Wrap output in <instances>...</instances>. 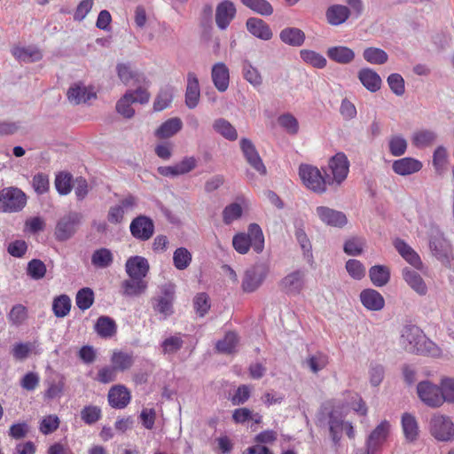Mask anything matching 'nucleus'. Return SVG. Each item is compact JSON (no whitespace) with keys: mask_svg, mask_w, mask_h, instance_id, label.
Returning a JSON list of instances; mask_svg holds the SVG:
<instances>
[{"mask_svg":"<svg viewBox=\"0 0 454 454\" xmlns=\"http://www.w3.org/2000/svg\"><path fill=\"white\" fill-rule=\"evenodd\" d=\"M242 214L243 209L239 203H231L223 210V222L227 225L231 224L234 221L239 219Z\"/></svg>","mask_w":454,"mask_h":454,"instance_id":"obj_53","label":"nucleus"},{"mask_svg":"<svg viewBox=\"0 0 454 454\" xmlns=\"http://www.w3.org/2000/svg\"><path fill=\"white\" fill-rule=\"evenodd\" d=\"M435 132L428 129L420 130L413 135L412 142L417 147H427L431 145L436 139Z\"/></svg>","mask_w":454,"mask_h":454,"instance_id":"obj_55","label":"nucleus"},{"mask_svg":"<svg viewBox=\"0 0 454 454\" xmlns=\"http://www.w3.org/2000/svg\"><path fill=\"white\" fill-rule=\"evenodd\" d=\"M316 213L325 224L332 227L342 228L348 223L347 216L343 212L328 207L319 206L316 208Z\"/></svg>","mask_w":454,"mask_h":454,"instance_id":"obj_16","label":"nucleus"},{"mask_svg":"<svg viewBox=\"0 0 454 454\" xmlns=\"http://www.w3.org/2000/svg\"><path fill=\"white\" fill-rule=\"evenodd\" d=\"M278 124L289 135H296L299 131V122L297 119L289 113L281 114L278 119Z\"/></svg>","mask_w":454,"mask_h":454,"instance_id":"obj_57","label":"nucleus"},{"mask_svg":"<svg viewBox=\"0 0 454 454\" xmlns=\"http://www.w3.org/2000/svg\"><path fill=\"white\" fill-rule=\"evenodd\" d=\"M94 329L101 338H112L117 331L115 321L107 316H100L95 324Z\"/></svg>","mask_w":454,"mask_h":454,"instance_id":"obj_37","label":"nucleus"},{"mask_svg":"<svg viewBox=\"0 0 454 454\" xmlns=\"http://www.w3.org/2000/svg\"><path fill=\"white\" fill-rule=\"evenodd\" d=\"M402 430L408 442H414L419 437V425L416 418L411 413H403L401 419Z\"/></svg>","mask_w":454,"mask_h":454,"instance_id":"obj_33","label":"nucleus"},{"mask_svg":"<svg viewBox=\"0 0 454 454\" xmlns=\"http://www.w3.org/2000/svg\"><path fill=\"white\" fill-rule=\"evenodd\" d=\"M364 59L372 65L385 64L388 59L387 53L382 49L376 47H369L364 49L363 52Z\"/></svg>","mask_w":454,"mask_h":454,"instance_id":"obj_46","label":"nucleus"},{"mask_svg":"<svg viewBox=\"0 0 454 454\" xmlns=\"http://www.w3.org/2000/svg\"><path fill=\"white\" fill-rule=\"evenodd\" d=\"M192 260L191 252L185 247H178L173 254V264L176 269L184 270L189 267Z\"/></svg>","mask_w":454,"mask_h":454,"instance_id":"obj_47","label":"nucleus"},{"mask_svg":"<svg viewBox=\"0 0 454 454\" xmlns=\"http://www.w3.org/2000/svg\"><path fill=\"white\" fill-rule=\"evenodd\" d=\"M301 59L307 64L316 67H325L327 61L326 59L320 53L311 50H301L300 51Z\"/></svg>","mask_w":454,"mask_h":454,"instance_id":"obj_48","label":"nucleus"},{"mask_svg":"<svg viewBox=\"0 0 454 454\" xmlns=\"http://www.w3.org/2000/svg\"><path fill=\"white\" fill-rule=\"evenodd\" d=\"M46 271V265L39 259H32L27 263V273L32 279H42L44 278Z\"/></svg>","mask_w":454,"mask_h":454,"instance_id":"obj_54","label":"nucleus"},{"mask_svg":"<svg viewBox=\"0 0 454 454\" xmlns=\"http://www.w3.org/2000/svg\"><path fill=\"white\" fill-rule=\"evenodd\" d=\"M327 57L341 65L351 63L356 57L355 51L347 46H333L329 47L326 51Z\"/></svg>","mask_w":454,"mask_h":454,"instance_id":"obj_32","label":"nucleus"},{"mask_svg":"<svg viewBox=\"0 0 454 454\" xmlns=\"http://www.w3.org/2000/svg\"><path fill=\"white\" fill-rule=\"evenodd\" d=\"M327 364V356L322 353L311 355L306 360V364L314 373H317L323 370Z\"/></svg>","mask_w":454,"mask_h":454,"instance_id":"obj_62","label":"nucleus"},{"mask_svg":"<svg viewBox=\"0 0 454 454\" xmlns=\"http://www.w3.org/2000/svg\"><path fill=\"white\" fill-rule=\"evenodd\" d=\"M357 78L363 86L370 92L378 91L382 84L379 74L372 68L364 67L358 71Z\"/></svg>","mask_w":454,"mask_h":454,"instance_id":"obj_25","label":"nucleus"},{"mask_svg":"<svg viewBox=\"0 0 454 454\" xmlns=\"http://www.w3.org/2000/svg\"><path fill=\"white\" fill-rule=\"evenodd\" d=\"M419 399L429 407H440L443 404L440 386L429 380H422L417 386Z\"/></svg>","mask_w":454,"mask_h":454,"instance_id":"obj_9","label":"nucleus"},{"mask_svg":"<svg viewBox=\"0 0 454 454\" xmlns=\"http://www.w3.org/2000/svg\"><path fill=\"white\" fill-rule=\"evenodd\" d=\"M403 277L407 285L419 295H426L427 286L421 276L409 268L403 270Z\"/></svg>","mask_w":454,"mask_h":454,"instance_id":"obj_35","label":"nucleus"},{"mask_svg":"<svg viewBox=\"0 0 454 454\" xmlns=\"http://www.w3.org/2000/svg\"><path fill=\"white\" fill-rule=\"evenodd\" d=\"M184 343L181 333H176L164 339L160 348L164 355H174L183 348Z\"/></svg>","mask_w":454,"mask_h":454,"instance_id":"obj_44","label":"nucleus"},{"mask_svg":"<svg viewBox=\"0 0 454 454\" xmlns=\"http://www.w3.org/2000/svg\"><path fill=\"white\" fill-rule=\"evenodd\" d=\"M130 397V392L123 385L112 387L107 395L109 405L115 409L125 408L129 403Z\"/></svg>","mask_w":454,"mask_h":454,"instance_id":"obj_22","label":"nucleus"},{"mask_svg":"<svg viewBox=\"0 0 454 454\" xmlns=\"http://www.w3.org/2000/svg\"><path fill=\"white\" fill-rule=\"evenodd\" d=\"M147 289V282L145 279L129 278L121 282V294L128 297L139 296Z\"/></svg>","mask_w":454,"mask_h":454,"instance_id":"obj_31","label":"nucleus"},{"mask_svg":"<svg viewBox=\"0 0 454 454\" xmlns=\"http://www.w3.org/2000/svg\"><path fill=\"white\" fill-rule=\"evenodd\" d=\"M269 273L266 262H257L247 268L242 278L241 288L245 293L256 291L264 282Z\"/></svg>","mask_w":454,"mask_h":454,"instance_id":"obj_7","label":"nucleus"},{"mask_svg":"<svg viewBox=\"0 0 454 454\" xmlns=\"http://www.w3.org/2000/svg\"><path fill=\"white\" fill-rule=\"evenodd\" d=\"M7 317L12 325H21L27 317V309L22 304H16L11 309Z\"/></svg>","mask_w":454,"mask_h":454,"instance_id":"obj_56","label":"nucleus"},{"mask_svg":"<svg viewBox=\"0 0 454 454\" xmlns=\"http://www.w3.org/2000/svg\"><path fill=\"white\" fill-rule=\"evenodd\" d=\"M200 89L197 75L189 72L187 74V85L185 91V104L188 108H195L200 101Z\"/></svg>","mask_w":454,"mask_h":454,"instance_id":"obj_24","label":"nucleus"},{"mask_svg":"<svg viewBox=\"0 0 454 454\" xmlns=\"http://www.w3.org/2000/svg\"><path fill=\"white\" fill-rule=\"evenodd\" d=\"M82 215L78 212L71 211L62 216L55 227V239L58 241H66L69 239L76 231L81 223Z\"/></svg>","mask_w":454,"mask_h":454,"instance_id":"obj_8","label":"nucleus"},{"mask_svg":"<svg viewBox=\"0 0 454 454\" xmlns=\"http://www.w3.org/2000/svg\"><path fill=\"white\" fill-rule=\"evenodd\" d=\"M71 309V299L67 294H61L54 298L52 311L57 317H66Z\"/></svg>","mask_w":454,"mask_h":454,"instance_id":"obj_49","label":"nucleus"},{"mask_svg":"<svg viewBox=\"0 0 454 454\" xmlns=\"http://www.w3.org/2000/svg\"><path fill=\"white\" fill-rule=\"evenodd\" d=\"M244 79L253 87L257 88L262 84V77L256 67L251 63L245 62L242 68Z\"/></svg>","mask_w":454,"mask_h":454,"instance_id":"obj_50","label":"nucleus"},{"mask_svg":"<svg viewBox=\"0 0 454 454\" xmlns=\"http://www.w3.org/2000/svg\"><path fill=\"white\" fill-rule=\"evenodd\" d=\"M118 372L113 364L106 365L98 370L95 380L102 384H108L117 380Z\"/></svg>","mask_w":454,"mask_h":454,"instance_id":"obj_60","label":"nucleus"},{"mask_svg":"<svg viewBox=\"0 0 454 454\" xmlns=\"http://www.w3.org/2000/svg\"><path fill=\"white\" fill-rule=\"evenodd\" d=\"M246 27L251 35L261 40L269 41L273 36L270 27L262 19L249 18L247 20Z\"/></svg>","mask_w":454,"mask_h":454,"instance_id":"obj_23","label":"nucleus"},{"mask_svg":"<svg viewBox=\"0 0 454 454\" xmlns=\"http://www.w3.org/2000/svg\"><path fill=\"white\" fill-rule=\"evenodd\" d=\"M422 162L411 157L401 158L394 160L392 163L393 171L403 176L418 173L422 169Z\"/></svg>","mask_w":454,"mask_h":454,"instance_id":"obj_20","label":"nucleus"},{"mask_svg":"<svg viewBox=\"0 0 454 454\" xmlns=\"http://www.w3.org/2000/svg\"><path fill=\"white\" fill-rule=\"evenodd\" d=\"M240 149L247 162L261 176L267 175V168L264 165L255 145L248 138H241L239 141Z\"/></svg>","mask_w":454,"mask_h":454,"instance_id":"obj_11","label":"nucleus"},{"mask_svg":"<svg viewBox=\"0 0 454 454\" xmlns=\"http://www.w3.org/2000/svg\"><path fill=\"white\" fill-rule=\"evenodd\" d=\"M243 5L254 12L262 16H270L273 12V6L267 0H240Z\"/></svg>","mask_w":454,"mask_h":454,"instance_id":"obj_43","label":"nucleus"},{"mask_svg":"<svg viewBox=\"0 0 454 454\" xmlns=\"http://www.w3.org/2000/svg\"><path fill=\"white\" fill-rule=\"evenodd\" d=\"M239 339L235 333L229 332L223 340L217 341L216 349L224 354H231L235 351Z\"/></svg>","mask_w":454,"mask_h":454,"instance_id":"obj_51","label":"nucleus"},{"mask_svg":"<svg viewBox=\"0 0 454 454\" xmlns=\"http://www.w3.org/2000/svg\"><path fill=\"white\" fill-rule=\"evenodd\" d=\"M237 13L236 6L231 0L220 2L215 9V23L220 30H225L234 20Z\"/></svg>","mask_w":454,"mask_h":454,"instance_id":"obj_14","label":"nucleus"},{"mask_svg":"<svg viewBox=\"0 0 454 454\" xmlns=\"http://www.w3.org/2000/svg\"><path fill=\"white\" fill-rule=\"evenodd\" d=\"M407 145V141L401 136H393L388 142L390 153L396 157L405 153Z\"/></svg>","mask_w":454,"mask_h":454,"instance_id":"obj_63","label":"nucleus"},{"mask_svg":"<svg viewBox=\"0 0 454 454\" xmlns=\"http://www.w3.org/2000/svg\"><path fill=\"white\" fill-rule=\"evenodd\" d=\"M372 283L378 287L386 286L390 280V270L384 265H374L369 270Z\"/></svg>","mask_w":454,"mask_h":454,"instance_id":"obj_40","label":"nucleus"},{"mask_svg":"<svg viewBox=\"0 0 454 454\" xmlns=\"http://www.w3.org/2000/svg\"><path fill=\"white\" fill-rule=\"evenodd\" d=\"M430 249L433 254L443 264H450L453 259L450 244L442 236H434L430 239Z\"/></svg>","mask_w":454,"mask_h":454,"instance_id":"obj_15","label":"nucleus"},{"mask_svg":"<svg viewBox=\"0 0 454 454\" xmlns=\"http://www.w3.org/2000/svg\"><path fill=\"white\" fill-rule=\"evenodd\" d=\"M345 267L348 275L354 279L360 280L365 276V267L358 260L349 259Z\"/></svg>","mask_w":454,"mask_h":454,"instance_id":"obj_61","label":"nucleus"},{"mask_svg":"<svg viewBox=\"0 0 454 454\" xmlns=\"http://www.w3.org/2000/svg\"><path fill=\"white\" fill-rule=\"evenodd\" d=\"M12 53L18 61L25 63L36 62L43 58L41 51L33 45L15 46L12 48Z\"/></svg>","mask_w":454,"mask_h":454,"instance_id":"obj_28","label":"nucleus"},{"mask_svg":"<svg viewBox=\"0 0 454 454\" xmlns=\"http://www.w3.org/2000/svg\"><path fill=\"white\" fill-rule=\"evenodd\" d=\"M299 176L304 185L317 193L325 192L326 185H332L331 176H324L317 167L311 165L301 164L299 168Z\"/></svg>","mask_w":454,"mask_h":454,"instance_id":"obj_3","label":"nucleus"},{"mask_svg":"<svg viewBox=\"0 0 454 454\" xmlns=\"http://www.w3.org/2000/svg\"><path fill=\"white\" fill-rule=\"evenodd\" d=\"M390 429L388 421L384 420L370 434L366 440V445L371 446V451H379L380 446L387 440Z\"/></svg>","mask_w":454,"mask_h":454,"instance_id":"obj_26","label":"nucleus"},{"mask_svg":"<svg viewBox=\"0 0 454 454\" xmlns=\"http://www.w3.org/2000/svg\"><path fill=\"white\" fill-rule=\"evenodd\" d=\"M129 231L135 239L146 241L150 239L154 233L153 221L146 215H138L131 221Z\"/></svg>","mask_w":454,"mask_h":454,"instance_id":"obj_12","label":"nucleus"},{"mask_svg":"<svg viewBox=\"0 0 454 454\" xmlns=\"http://www.w3.org/2000/svg\"><path fill=\"white\" fill-rule=\"evenodd\" d=\"M114 261L112 252L107 248H99L93 252L91 255V263L99 269L109 267Z\"/></svg>","mask_w":454,"mask_h":454,"instance_id":"obj_45","label":"nucleus"},{"mask_svg":"<svg viewBox=\"0 0 454 454\" xmlns=\"http://www.w3.org/2000/svg\"><path fill=\"white\" fill-rule=\"evenodd\" d=\"M306 270H297L286 275L281 280L282 288L286 294H299L305 285Z\"/></svg>","mask_w":454,"mask_h":454,"instance_id":"obj_18","label":"nucleus"},{"mask_svg":"<svg viewBox=\"0 0 454 454\" xmlns=\"http://www.w3.org/2000/svg\"><path fill=\"white\" fill-rule=\"evenodd\" d=\"M27 204V195L16 187H6L0 191V211L15 213L21 211Z\"/></svg>","mask_w":454,"mask_h":454,"instance_id":"obj_4","label":"nucleus"},{"mask_svg":"<svg viewBox=\"0 0 454 454\" xmlns=\"http://www.w3.org/2000/svg\"><path fill=\"white\" fill-rule=\"evenodd\" d=\"M344 420L341 413L336 410H333L328 415V426L330 434L334 443H337L343 431Z\"/></svg>","mask_w":454,"mask_h":454,"instance_id":"obj_38","label":"nucleus"},{"mask_svg":"<svg viewBox=\"0 0 454 454\" xmlns=\"http://www.w3.org/2000/svg\"><path fill=\"white\" fill-rule=\"evenodd\" d=\"M102 417V409L98 405L88 404L80 411V419L87 426L95 425Z\"/></svg>","mask_w":454,"mask_h":454,"instance_id":"obj_41","label":"nucleus"},{"mask_svg":"<svg viewBox=\"0 0 454 454\" xmlns=\"http://www.w3.org/2000/svg\"><path fill=\"white\" fill-rule=\"evenodd\" d=\"M150 99V93L142 87L128 90L116 103V111L125 118H131L135 110L133 103L146 104Z\"/></svg>","mask_w":454,"mask_h":454,"instance_id":"obj_5","label":"nucleus"},{"mask_svg":"<svg viewBox=\"0 0 454 454\" xmlns=\"http://www.w3.org/2000/svg\"><path fill=\"white\" fill-rule=\"evenodd\" d=\"M364 239L360 237H352L344 243V252L351 256H357L362 254L364 247Z\"/></svg>","mask_w":454,"mask_h":454,"instance_id":"obj_58","label":"nucleus"},{"mask_svg":"<svg viewBox=\"0 0 454 454\" xmlns=\"http://www.w3.org/2000/svg\"><path fill=\"white\" fill-rule=\"evenodd\" d=\"M67 96L70 103L79 105L95 98L96 93L89 90L82 83H74L68 89Z\"/></svg>","mask_w":454,"mask_h":454,"instance_id":"obj_27","label":"nucleus"},{"mask_svg":"<svg viewBox=\"0 0 454 454\" xmlns=\"http://www.w3.org/2000/svg\"><path fill=\"white\" fill-rule=\"evenodd\" d=\"M329 168L333 177L332 184H340L347 177L349 169V161L343 153H338L329 160Z\"/></svg>","mask_w":454,"mask_h":454,"instance_id":"obj_13","label":"nucleus"},{"mask_svg":"<svg viewBox=\"0 0 454 454\" xmlns=\"http://www.w3.org/2000/svg\"><path fill=\"white\" fill-rule=\"evenodd\" d=\"M443 403H454V378H442L440 383Z\"/></svg>","mask_w":454,"mask_h":454,"instance_id":"obj_64","label":"nucleus"},{"mask_svg":"<svg viewBox=\"0 0 454 454\" xmlns=\"http://www.w3.org/2000/svg\"><path fill=\"white\" fill-rule=\"evenodd\" d=\"M182 127L183 122L179 118H170L156 129L155 136L159 138H168L180 131Z\"/></svg>","mask_w":454,"mask_h":454,"instance_id":"obj_39","label":"nucleus"},{"mask_svg":"<svg viewBox=\"0 0 454 454\" xmlns=\"http://www.w3.org/2000/svg\"><path fill=\"white\" fill-rule=\"evenodd\" d=\"M429 432L437 441L449 442L454 438V424L449 416L436 412L429 420Z\"/></svg>","mask_w":454,"mask_h":454,"instance_id":"obj_6","label":"nucleus"},{"mask_svg":"<svg viewBox=\"0 0 454 454\" xmlns=\"http://www.w3.org/2000/svg\"><path fill=\"white\" fill-rule=\"evenodd\" d=\"M362 304L369 310L378 311L384 308L383 296L374 289H365L360 294Z\"/></svg>","mask_w":454,"mask_h":454,"instance_id":"obj_29","label":"nucleus"},{"mask_svg":"<svg viewBox=\"0 0 454 454\" xmlns=\"http://www.w3.org/2000/svg\"><path fill=\"white\" fill-rule=\"evenodd\" d=\"M73 176L69 173L61 172L55 178V187L60 195H67L72 190Z\"/></svg>","mask_w":454,"mask_h":454,"instance_id":"obj_59","label":"nucleus"},{"mask_svg":"<svg viewBox=\"0 0 454 454\" xmlns=\"http://www.w3.org/2000/svg\"><path fill=\"white\" fill-rule=\"evenodd\" d=\"M125 270L129 278L145 279L149 271V262L142 256H131L125 263Z\"/></svg>","mask_w":454,"mask_h":454,"instance_id":"obj_19","label":"nucleus"},{"mask_svg":"<svg viewBox=\"0 0 454 454\" xmlns=\"http://www.w3.org/2000/svg\"><path fill=\"white\" fill-rule=\"evenodd\" d=\"M110 361L118 372H123L133 366L135 358L132 352L115 349L113 351Z\"/></svg>","mask_w":454,"mask_h":454,"instance_id":"obj_34","label":"nucleus"},{"mask_svg":"<svg viewBox=\"0 0 454 454\" xmlns=\"http://www.w3.org/2000/svg\"><path fill=\"white\" fill-rule=\"evenodd\" d=\"M234 249L240 254H246L250 247L260 254L264 248V236L262 228L257 223L248 225L247 233H238L232 239Z\"/></svg>","mask_w":454,"mask_h":454,"instance_id":"obj_2","label":"nucleus"},{"mask_svg":"<svg viewBox=\"0 0 454 454\" xmlns=\"http://www.w3.org/2000/svg\"><path fill=\"white\" fill-rule=\"evenodd\" d=\"M280 40L292 47H300L304 43L305 34L304 32L297 27H286L279 33Z\"/></svg>","mask_w":454,"mask_h":454,"instance_id":"obj_36","label":"nucleus"},{"mask_svg":"<svg viewBox=\"0 0 454 454\" xmlns=\"http://www.w3.org/2000/svg\"><path fill=\"white\" fill-rule=\"evenodd\" d=\"M400 342L410 353L434 356L437 351L434 343L426 337L422 330L413 325L403 327Z\"/></svg>","mask_w":454,"mask_h":454,"instance_id":"obj_1","label":"nucleus"},{"mask_svg":"<svg viewBox=\"0 0 454 454\" xmlns=\"http://www.w3.org/2000/svg\"><path fill=\"white\" fill-rule=\"evenodd\" d=\"M75 302L77 307L82 311L90 309L94 302L93 291L89 287L82 288L76 294Z\"/></svg>","mask_w":454,"mask_h":454,"instance_id":"obj_52","label":"nucleus"},{"mask_svg":"<svg viewBox=\"0 0 454 454\" xmlns=\"http://www.w3.org/2000/svg\"><path fill=\"white\" fill-rule=\"evenodd\" d=\"M211 78L213 84L218 91L224 92L228 90L230 84V70L223 62H217L213 65Z\"/></svg>","mask_w":454,"mask_h":454,"instance_id":"obj_21","label":"nucleus"},{"mask_svg":"<svg viewBox=\"0 0 454 454\" xmlns=\"http://www.w3.org/2000/svg\"><path fill=\"white\" fill-rule=\"evenodd\" d=\"M117 74L120 80L126 85L133 82V84L145 88L147 90L149 81L144 74L133 71L128 64H118L116 67Z\"/></svg>","mask_w":454,"mask_h":454,"instance_id":"obj_17","label":"nucleus"},{"mask_svg":"<svg viewBox=\"0 0 454 454\" xmlns=\"http://www.w3.org/2000/svg\"><path fill=\"white\" fill-rule=\"evenodd\" d=\"M161 295L154 299L153 309L166 319L174 313L173 302L176 288L173 284H165L160 287Z\"/></svg>","mask_w":454,"mask_h":454,"instance_id":"obj_10","label":"nucleus"},{"mask_svg":"<svg viewBox=\"0 0 454 454\" xmlns=\"http://www.w3.org/2000/svg\"><path fill=\"white\" fill-rule=\"evenodd\" d=\"M213 129L215 132L230 141H234L238 138L236 129L231 124L230 121L223 118H218L215 120L213 123Z\"/></svg>","mask_w":454,"mask_h":454,"instance_id":"obj_42","label":"nucleus"},{"mask_svg":"<svg viewBox=\"0 0 454 454\" xmlns=\"http://www.w3.org/2000/svg\"><path fill=\"white\" fill-rule=\"evenodd\" d=\"M350 16L351 11L342 4L331 5L325 12L327 22L332 26L343 24Z\"/></svg>","mask_w":454,"mask_h":454,"instance_id":"obj_30","label":"nucleus"}]
</instances>
